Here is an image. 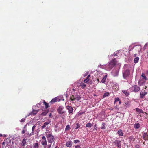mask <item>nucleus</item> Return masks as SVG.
<instances>
[{"mask_svg": "<svg viewBox=\"0 0 148 148\" xmlns=\"http://www.w3.org/2000/svg\"><path fill=\"white\" fill-rule=\"evenodd\" d=\"M117 133L119 136H122L123 135L122 130H119L117 132Z\"/></svg>", "mask_w": 148, "mask_h": 148, "instance_id": "dca6fc26", "label": "nucleus"}, {"mask_svg": "<svg viewBox=\"0 0 148 148\" xmlns=\"http://www.w3.org/2000/svg\"><path fill=\"white\" fill-rule=\"evenodd\" d=\"M51 143H50V144H48V145L47 146H46L45 147V148H51Z\"/></svg>", "mask_w": 148, "mask_h": 148, "instance_id": "72a5a7b5", "label": "nucleus"}, {"mask_svg": "<svg viewBox=\"0 0 148 148\" xmlns=\"http://www.w3.org/2000/svg\"><path fill=\"white\" fill-rule=\"evenodd\" d=\"M145 144V142H143V144Z\"/></svg>", "mask_w": 148, "mask_h": 148, "instance_id": "052dcab7", "label": "nucleus"}, {"mask_svg": "<svg viewBox=\"0 0 148 148\" xmlns=\"http://www.w3.org/2000/svg\"><path fill=\"white\" fill-rule=\"evenodd\" d=\"M140 89V87L136 85H134L130 89L132 90L133 91H134L135 92H138L139 90Z\"/></svg>", "mask_w": 148, "mask_h": 148, "instance_id": "20e7f679", "label": "nucleus"}, {"mask_svg": "<svg viewBox=\"0 0 148 148\" xmlns=\"http://www.w3.org/2000/svg\"><path fill=\"white\" fill-rule=\"evenodd\" d=\"M119 101V104H120L121 103L120 100Z\"/></svg>", "mask_w": 148, "mask_h": 148, "instance_id": "5fc2aeb1", "label": "nucleus"}, {"mask_svg": "<svg viewBox=\"0 0 148 148\" xmlns=\"http://www.w3.org/2000/svg\"><path fill=\"white\" fill-rule=\"evenodd\" d=\"M70 125H66V127L65 128V131L68 130L70 129Z\"/></svg>", "mask_w": 148, "mask_h": 148, "instance_id": "473e14b6", "label": "nucleus"}, {"mask_svg": "<svg viewBox=\"0 0 148 148\" xmlns=\"http://www.w3.org/2000/svg\"><path fill=\"white\" fill-rule=\"evenodd\" d=\"M129 139L131 141L132 140V139H133V137L132 136H130L129 138Z\"/></svg>", "mask_w": 148, "mask_h": 148, "instance_id": "a19ab883", "label": "nucleus"}, {"mask_svg": "<svg viewBox=\"0 0 148 148\" xmlns=\"http://www.w3.org/2000/svg\"><path fill=\"white\" fill-rule=\"evenodd\" d=\"M122 92L126 96H128L130 94L128 90H122Z\"/></svg>", "mask_w": 148, "mask_h": 148, "instance_id": "4468645a", "label": "nucleus"}, {"mask_svg": "<svg viewBox=\"0 0 148 148\" xmlns=\"http://www.w3.org/2000/svg\"><path fill=\"white\" fill-rule=\"evenodd\" d=\"M120 142L121 141L119 140H115L113 143L115 145H116L117 147H120V146H121Z\"/></svg>", "mask_w": 148, "mask_h": 148, "instance_id": "f8f14e48", "label": "nucleus"}, {"mask_svg": "<svg viewBox=\"0 0 148 148\" xmlns=\"http://www.w3.org/2000/svg\"><path fill=\"white\" fill-rule=\"evenodd\" d=\"M72 90L73 91H75V89L74 88H73L72 89Z\"/></svg>", "mask_w": 148, "mask_h": 148, "instance_id": "13d9d810", "label": "nucleus"}, {"mask_svg": "<svg viewBox=\"0 0 148 148\" xmlns=\"http://www.w3.org/2000/svg\"><path fill=\"white\" fill-rule=\"evenodd\" d=\"M47 113V112H43L41 114V115L43 116H45L46 115Z\"/></svg>", "mask_w": 148, "mask_h": 148, "instance_id": "c9c22d12", "label": "nucleus"}, {"mask_svg": "<svg viewBox=\"0 0 148 148\" xmlns=\"http://www.w3.org/2000/svg\"><path fill=\"white\" fill-rule=\"evenodd\" d=\"M51 113H50L49 114V117H51Z\"/></svg>", "mask_w": 148, "mask_h": 148, "instance_id": "3c124183", "label": "nucleus"}, {"mask_svg": "<svg viewBox=\"0 0 148 148\" xmlns=\"http://www.w3.org/2000/svg\"><path fill=\"white\" fill-rule=\"evenodd\" d=\"M116 64V62L115 59L112 60L107 66V67L109 69H112Z\"/></svg>", "mask_w": 148, "mask_h": 148, "instance_id": "f03ea898", "label": "nucleus"}, {"mask_svg": "<svg viewBox=\"0 0 148 148\" xmlns=\"http://www.w3.org/2000/svg\"><path fill=\"white\" fill-rule=\"evenodd\" d=\"M80 142V140H74V143L75 144L79 143Z\"/></svg>", "mask_w": 148, "mask_h": 148, "instance_id": "f704fd0d", "label": "nucleus"}, {"mask_svg": "<svg viewBox=\"0 0 148 148\" xmlns=\"http://www.w3.org/2000/svg\"><path fill=\"white\" fill-rule=\"evenodd\" d=\"M2 134L0 133V137L2 136Z\"/></svg>", "mask_w": 148, "mask_h": 148, "instance_id": "6e6d98bb", "label": "nucleus"}, {"mask_svg": "<svg viewBox=\"0 0 148 148\" xmlns=\"http://www.w3.org/2000/svg\"><path fill=\"white\" fill-rule=\"evenodd\" d=\"M79 86L81 87L82 89H84L86 87V85L84 83H81Z\"/></svg>", "mask_w": 148, "mask_h": 148, "instance_id": "393cba45", "label": "nucleus"}, {"mask_svg": "<svg viewBox=\"0 0 148 148\" xmlns=\"http://www.w3.org/2000/svg\"><path fill=\"white\" fill-rule=\"evenodd\" d=\"M145 113L146 114H147V113L145 112Z\"/></svg>", "mask_w": 148, "mask_h": 148, "instance_id": "e2e57ef3", "label": "nucleus"}, {"mask_svg": "<svg viewBox=\"0 0 148 148\" xmlns=\"http://www.w3.org/2000/svg\"><path fill=\"white\" fill-rule=\"evenodd\" d=\"M102 125H103V126L101 127V129L102 130L105 129H106V127L105 126V123H102Z\"/></svg>", "mask_w": 148, "mask_h": 148, "instance_id": "c756f323", "label": "nucleus"}, {"mask_svg": "<svg viewBox=\"0 0 148 148\" xmlns=\"http://www.w3.org/2000/svg\"><path fill=\"white\" fill-rule=\"evenodd\" d=\"M96 126H97L96 124H95V125H94V128L93 130L97 131V127Z\"/></svg>", "mask_w": 148, "mask_h": 148, "instance_id": "58836bf2", "label": "nucleus"}, {"mask_svg": "<svg viewBox=\"0 0 148 148\" xmlns=\"http://www.w3.org/2000/svg\"><path fill=\"white\" fill-rule=\"evenodd\" d=\"M25 121V118H22L21 120V122H24Z\"/></svg>", "mask_w": 148, "mask_h": 148, "instance_id": "37998d69", "label": "nucleus"}, {"mask_svg": "<svg viewBox=\"0 0 148 148\" xmlns=\"http://www.w3.org/2000/svg\"><path fill=\"white\" fill-rule=\"evenodd\" d=\"M42 140H46V137L45 136H43L42 137Z\"/></svg>", "mask_w": 148, "mask_h": 148, "instance_id": "c03bdc74", "label": "nucleus"}, {"mask_svg": "<svg viewBox=\"0 0 148 148\" xmlns=\"http://www.w3.org/2000/svg\"><path fill=\"white\" fill-rule=\"evenodd\" d=\"M81 97L80 96L77 94L75 95H71L70 97V100L73 101L75 100H79L81 99Z\"/></svg>", "mask_w": 148, "mask_h": 148, "instance_id": "7ed1b4c3", "label": "nucleus"}, {"mask_svg": "<svg viewBox=\"0 0 148 148\" xmlns=\"http://www.w3.org/2000/svg\"><path fill=\"white\" fill-rule=\"evenodd\" d=\"M97 81H98V82H99V79H97Z\"/></svg>", "mask_w": 148, "mask_h": 148, "instance_id": "bf43d9fd", "label": "nucleus"}, {"mask_svg": "<svg viewBox=\"0 0 148 148\" xmlns=\"http://www.w3.org/2000/svg\"><path fill=\"white\" fill-rule=\"evenodd\" d=\"M130 72L129 70H126L123 73V76L124 78H125L130 75Z\"/></svg>", "mask_w": 148, "mask_h": 148, "instance_id": "0eeeda50", "label": "nucleus"}, {"mask_svg": "<svg viewBox=\"0 0 148 148\" xmlns=\"http://www.w3.org/2000/svg\"><path fill=\"white\" fill-rule=\"evenodd\" d=\"M41 143L42 145L43 146H46L47 144V142L46 140H42Z\"/></svg>", "mask_w": 148, "mask_h": 148, "instance_id": "412c9836", "label": "nucleus"}, {"mask_svg": "<svg viewBox=\"0 0 148 148\" xmlns=\"http://www.w3.org/2000/svg\"><path fill=\"white\" fill-rule=\"evenodd\" d=\"M134 48L137 52H140L142 49V47L140 45H138L134 47Z\"/></svg>", "mask_w": 148, "mask_h": 148, "instance_id": "6e6552de", "label": "nucleus"}, {"mask_svg": "<svg viewBox=\"0 0 148 148\" xmlns=\"http://www.w3.org/2000/svg\"><path fill=\"white\" fill-rule=\"evenodd\" d=\"M141 76L143 77V79H144V81H143V82H141V81H139V84H143V83H144L145 82V80H147L146 76L145 75V74L144 73H142L141 74Z\"/></svg>", "mask_w": 148, "mask_h": 148, "instance_id": "1a4fd4ad", "label": "nucleus"}, {"mask_svg": "<svg viewBox=\"0 0 148 148\" xmlns=\"http://www.w3.org/2000/svg\"><path fill=\"white\" fill-rule=\"evenodd\" d=\"M139 59V58L138 57H136L134 58V63H138V61Z\"/></svg>", "mask_w": 148, "mask_h": 148, "instance_id": "4be33fe9", "label": "nucleus"}, {"mask_svg": "<svg viewBox=\"0 0 148 148\" xmlns=\"http://www.w3.org/2000/svg\"><path fill=\"white\" fill-rule=\"evenodd\" d=\"M134 139H133V141H134Z\"/></svg>", "mask_w": 148, "mask_h": 148, "instance_id": "680f3d73", "label": "nucleus"}, {"mask_svg": "<svg viewBox=\"0 0 148 148\" xmlns=\"http://www.w3.org/2000/svg\"><path fill=\"white\" fill-rule=\"evenodd\" d=\"M26 140L27 139L25 138H24L23 139L21 143V145L22 146H24L26 144Z\"/></svg>", "mask_w": 148, "mask_h": 148, "instance_id": "a211bd4d", "label": "nucleus"}, {"mask_svg": "<svg viewBox=\"0 0 148 148\" xmlns=\"http://www.w3.org/2000/svg\"><path fill=\"white\" fill-rule=\"evenodd\" d=\"M52 147V148H56V146H54V147H53V146Z\"/></svg>", "mask_w": 148, "mask_h": 148, "instance_id": "603ef678", "label": "nucleus"}, {"mask_svg": "<svg viewBox=\"0 0 148 148\" xmlns=\"http://www.w3.org/2000/svg\"><path fill=\"white\" fill-rule=\"evenodd\" d=\"M37 125L35 124L32 127V131H34V129L36 127V126Z\"/></svg>", "mask_w": 148, "mask_h": 148, "instance_id": "4c0bfd02", "label": "nucleus"}, {"mask_svg": "<svg viewBox=\"0 0 148 148\" xmlns=\"http://www.w3.org/2000/svg\"><path fill=\"white\" fill-rule=\"evenodd\" d=\"M75 148H81L79 145H77L75 146Z\"/></svg>", "mask_w": 148, "mask_h": 148, "instance_id": "a18cd8bd", "label": "nucleus"}, {"mask_svg": "<svg viewBox=\"0 0 148 148\" xmlns=\"http://www.w3.org/2000/svg\"><path fill=\"white\" fill-rule=\"evenodd\" d=\"M51 121H49L45 122L43 125L41 127V129H44L45 128L47 129L48 127V125L50 123Z\"/></svg>", "mask_w": 148, "mask_h": 148, "instance_id": "39448f33", "label": "nucleus"}, {"mask_svg": "<svg viewBox=\"0 0 148 148\" xmlns=\"http://www.w3.org/2000/svg\"><path fill=\"white\" fill-rule=\"evenodd\" d=\"M72 142L71 141H68L66 143V145L67 147H71L72 145Z\"/></svg>", "mask_w": 148, "mask_h": 148, "instance_id": "ddd939ff", "label": "nucleus"}, {"mask_svg": "<svg viewBox=\"0 0 148 148\" xmlns=\"http://www.w3.org/2000/svg\"><path fill=\"white\" fill-rule=\"evenodd\" d=\"M134 128L135 129H138L140 127V125L138 123H135L134 124Z\"/></svg>", "mask_w": 148, "mask_h": 148, "instance_id": "a878e982", "label": "nucleus"}, {"mask_svg": "<svg viewBox=\"0 0 148 148\" xmlns=\"http://www.w3.org/2000/svg\"><path fill=\"white\" fill-rule=\"evenodd\" d=\"M90 75H88L87 77L84 80V83H87L89 82V80L90 79Z\"/></svg>", "mask_w": 148, "mask_h": 148, "instance_id": "f3484780", "label": "nucleus"}, {"mask_svg": "<svg viewBox=\"0 0 148 148\" xmlns=\"http://www.w3.org/2000/svg\"><path fill=\"white\" fill-rule=\"evenodd\" d=\"M136 111L139 113H143V111L141 109H138V108H136Z\"/></svg>", "mask_w": 148, "mask_h": 148, "instance_id": "bb28decb", "label": "nucleus"}, {"mask_svg": "<svg viewBox=\"0 0 148 148\" xmlns=\"http://www.w3.org/2000/svg\"><path fill=\"white\" fill-rule=\"evenodd\" d=\"M57 99L56 98H54L53 99H52L50 103H51L52 104H53L56 101Z\"/></svg>", "mask_w": 148, "mask_h": 148, "instance_id": "c85d7f7f", "label": "nucleus"}, {"mask_svg": "<svg viewBox=\"0 0 148 148\" xmlns=\"http://www.w3.org/2000/svg\"><path fill=\"white\" fill-rule=\"evenodd\" d=\"M25 131L24 130H23L21 132V133L23 134H24L25 133Z\"/></svg>", "mask_w": 148, "mask_h": 148, "instance_id": "49530a36", "label": "nucleus"}, {"mask_svg": "<svg viewBox=\"0 0 148 148\" xmlns=\"http://www.w3.org/2000/svg\"><path fill=\"white\" fill-rule=\"evenodd\" d=\"M5 143L6 142H5V141L4 140V141L3 142L2 144L3 145H5Z\"/></svg>", "mask_w": 148, "mask_h": 148, "instance_id": "09e8293b", "label": "nucleus"}, {"mask_svg": "<svg viewBox=\"0 0 148 148\" xmlns=\"http://www.w3.org/2000/svg\"><path fill=\"white\" fill-rule=\"evenodd\" d=\"M46 137L47 138L48 143H51L54 141L55 139L54 136L52 134H47Z\"/></svg>", "mask_w": 148, "mask_h": 148, "instance_id": "f257e3e1", "label": "nucleus"}, {"mask_svg": "<svg viewBox=\"0 0 148 148\" xmlns=\"http://www.w3.org/2000/svg\"><path fill=\"white\" fill-rule=\"evenodd\" d=\"M119 100H120V99H119V98L118 97L117 98H116L115 99V100L114 103L115 102L119 101Z\"/></svg>", "mask_w": 148, "mask_h": 148, "instance_id": "ea45409f", "label": "nucleus"}, {"mask_svg": "<svg viewBox=\"0 0 148 148\" xmlns=\"http://www.w3.org/2000/svg\"><path fill=\"white\" fill-rule=\"evenodd\" d=\"M39 145L38 142L35 143L33 144V148H39Z\"/></svg>", "mask_w": 148, "mask_h": 148, "instance_id": "6ab92c4d", "label": "nucleus"}, {"mask_svg": "<svg viewBox=\"0 0 148 148\" xmlns=\"http://www.w3.org/2000/svg\"><path fill=\"white\" fill-rule=\"evenodd\" d=\"M31 134H32V135H33L34 134V131H33L32 130Z\"/></svg>", "mask_w": 148, "mask_h": 148, "instance_id": "de8ad7c7", "label": "nucleus"}, {"mask_svg": "<svg viewBox=\"0 0 148 148\" xmlns=\"http://www.w3.org/2000/svg\"><path fill=\"white\" fill-rule=\"evenodd\" d=\"M4 141L5 142H6L5 144L6 145V146L9 145V143H10V141L9 139H6V140H5Z\"/></svg>", "mask_w": 148, "mask_h": 148, "instance_id": "5701e85b", "label": "nucleus"}, {"mask_svg": "<svg viewBox=\"0 0 148 148\" xmlns=\"http://www.w3.org/2000/svg\"><path fill=\"white\" fill-rule=\"evenodd\" d=\"M136 55H137V54H135L134 55V57H136Z\"/></svg>", "mask_w": 148, "mask_h": 148, "instance_id": "864d4df0", "label": "nucleus"}, {"mask_svg": "<svg viewBox=\"0 0 148 148\" xmlns=\"http://www.w3.org/2000/svg\"><path fill=\"white\" fill-rule=\"evenodd\" d=\"M135 148H140V147L139 145L137 144L135 146Z\"/></svg>", "mask_w": 148, "mask_h": 148, "instance_id": "79ce46f5", "label": "nucleus"}, {"mask_svg": "<svg viewBox=\"0 0 148 148\" xmlns=\"http://www.w3.org/2000/svg\"><path fill=\"white\" fill-rule=\"evenodd\" d=\"M77 126L76 128H75V130H77L80 127V125L78 123L76 124Z\"/></svg>", "mask_w": 148, "mask_h": 148, "instance_id": "e433bc0d", "label": "nucleus"}, {"mask_svg": "<svg viewBox=\"0 0 148 148\" xmlns=\"http://www.w3.org/2000/svg\"><path fill=\"white\" fill-rule=\"evenodd\" d=\"M147 56L148 57V51L147 53Z\"/></svg>", "mask_w": 148, "mask_h": 148, "instance_id": "4d7b16f0", "label": "nucleus"}, {"mask_svg": "<svg viewBox=\"0 0 148 148\" xmlns=\"http://www.w3.org/2000/svg\"><path fill=\"white\" fill-rule=\"evenodd\" d=\"M92 124L90 123H88L86 125V126L87 127L90 128L92 126Z\"/></svg>", "mask_w": 148, "mask_h": 148, "instance_id": "cd10ccee", "label": "nucleus"}, {"mask_svg": "<svg viewBox=\"0 0 148 148\" xmlns=\"http://www.w3.org/2000/svg\"><path fill=\"white\" fill-rule=\"evenodd\" d=\"M143 137L145 141L148 140V134L147 133H144L143 135Z\"/></svg>", "mask_w": 148, "mask_h": 148, "instance_id": "9b49d317", "label": "nucleus"}, {"mask_svg": "<svg viewBox=\"0 0 148 148\" xmlns=\"http://www.w3.org/2000/svg\"><path fill=\"white\" fill-rule=\"evenodd\" d=\"M38 112V111L36 110H33L32 112H31L30 113V115H35L37 114Z\"/></svg>", "mask_w": 148, "mask_h": 148, "instance_id": "aec40b11", "label": "nucleus"}, {"mask_svg": "<svg viewBox=\"0 0 148 148\" xmlns=\"http://www.w3.org/2000/svg\"><path fill=\"white\" fill-rule=\"evenodd\" d=\"M109 95V94L108 92H106L105 93H104L103 96V98H105L106 97L108 96Z\"/></svg>", "mask_w": 148, "mask_h": 148, "instance_id": "2f4dec72", "label": "nucleus"}, {"mask_svg": "<svg viewBox=\"0 0 148 148\" xmlns=\"http://www.w3.org/2000/svg\"><path fill=\"white\" fill-rule=\"evenodd\" d=\"M43 103H44V104L45 106V108H47L49 107L48 104L45 101H44Z\"/></svg>", "mask_w": 148, "mask_h": 148, "instance_id": "7c9ffc66", "label": "nucleus"}, {"mask_svg": "<svg viewBox=\"0 0 148 148\" xmlns=\"http://www.w3.org/2000/svg\"><path fill=\"white\" fill-rule=\"evenodd\" d=\"M67 108L68 110V112L69 114L72 113L73 110V108L69 105H68L67 106Z\"/></svg>", "mask_w": 148, "mask_h": 148, "instance_id": "9d476101", "label": "nucleus"}, {"mask_svg": "<svg viewBox=\"0 0 148 148\" xmlns=\"http://www.w3.org/2000/svg\"><path fill=\"white\" fill-rule=\"evenodd\" d=\"M64 108L62 106H60L57 109L58 112L60 114H62L65 112L64 111H63L62 110Z\"/></svg>", "mask_w": 148, "mask_h": 148, "instance_id": "423d86ee", "label": "nucleus"}, {"mask_svg": "<svg viewBox=\"0 0 148 148\" xmlns=\"http://www.w3.org/2000/svg\"><path fill=\"white\" fill-rule=\"evenodd\" d=\"M147 94L146 92H141L140 93V97L141 98H143L144 96H145Z\"/></svg>", "mask_w": 148, "mask_h": 148, "instance_id": "2eb2a0df", "label": "nucleus"}, {"mask_svg": "<svg viewBox=\"0 0 148 148\" xmlns=\"http://www.w3.org/2000/svg\"><path fill=\"white\" fill-rule=\"evenodd\" d=\"M107 77V75H105V76H104V77H103V78L101 80V82L102 83H104L106 82Z\"/></svg>", "mask_w": 148, "mask_h": 148, "instance_id": "b1692460", "label": "nucleus"}, {"mask_svg": "<svg viewBox=\"0 0 148 148\" xmlns=\"http://www.w3.org/2000/svg\"><path fill=\"white\" fill-rule=\"evenodd\" d=\"M113 55L115 56H117V54L116 53H114V54H113Z\"/></svg>", "mask_w": 148, "mask_h": 148, "instance_id": "8fccbe9b", "label": "nucleus"}]
</instances>
